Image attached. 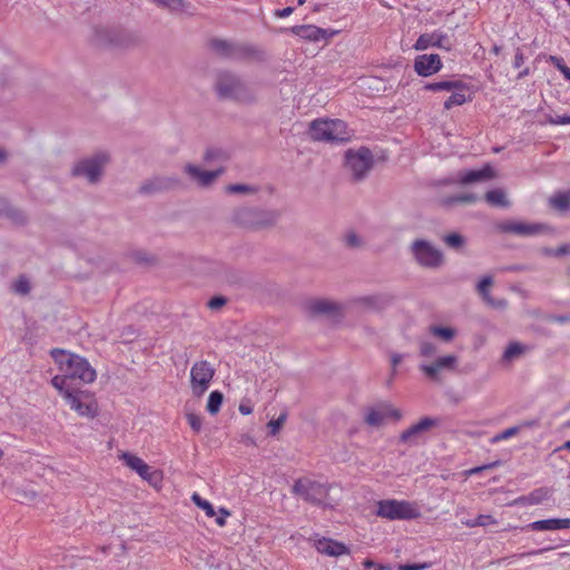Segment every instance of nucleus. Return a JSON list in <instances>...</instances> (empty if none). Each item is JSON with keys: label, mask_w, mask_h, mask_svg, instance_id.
<instances>
[{"label": "nucleus", "mask_w": 570, "mask_h": 570, "mask_svg": "<svg viewBox=\"0 0 570 570\" xmlns=\"http://www.w3.org/2000/svg\"><path fill=\"white\" fill-rule=\"evenodd\" d=\"M51 384L77 415L87 419H95L98 415L99 404L94 392L73 387L68 384L66 376H53Z\"/></svg>", "instance_id": "f257e3e1"}, {"label": "nucleus", "mask_w": 570, "mask_h": 570, "mask_svg": "<svg viewBox=\"0 0 570 570\" xmlns=\"http://www.w3.org/2000/svg\"><path fill=\"white\" fill-rule=\"evenodd\" d=\"M50 354L62 372L58 376H66L68 384L75 379L85 384L96 381L97 372L85 357L60 348H53Z\"/></svg>", "instance_id": "f03ea898"}, {"label": "nucleus", "mask_w": 570, "mask_h": 570, "mask_svg": "<svg viewBox=\"0 0 570 570\" xmlns=\"http://www.w3.org/2000/svg\"><path fill=\"white\" fill-rule=\"evenodd\" d=\"M375 514L390 521L421 518V508L415 501L385 499L376 502Z\"/></svg>", "instance_id": "7ed1b4c3"}, {"label": "nucleus", "mask_w": 570, "mask_h": 570, "mask_svg": "<svg viewBox=\"0 0 570 570\" xmlns=\"http://www.w3.org/2000/svg\"><path fill=\"white\" fill-rule=\"evenodd\" d=\"M309 136L316 141L342 142L351 138L347 125L341 119H315L309 125Z\"/></svg>", "instance_id": "20e7f679"}, {"label": "nucleus", "mask_w": 570, "mask_h": 570, "mask_svg": "<svg viewBox=\"0 0 570 570\" xmlns=\"http://www.w3.org/2000/svg\"><path fill=\"white\" fill-rule=\"evenodd\" d=\"M330 485L308 478H301L295 481L292 492L303 500L313 504H325L328 497Z\"/></svg>", "instance_id": "39448f33"}, {"label": "nucleus", "mask_w": 570, "mask_h": 570, "mask_svg": "<svg viewBox=\"0 0 570 570\" xmlns=\"http://www.w3.org/2000/svg\"><path fill=\"white\" fill-rule=\"evenodd\" d=\"M214 366L205 360L197 361L190 368V389L191 393L200 397L209 389L215 375Z\"/></svg>", "instance_id": "423d86ee"}, {"label": "nucleus", "mask_w": 570, "mask_h": 570, "mask_svg": "<svg viewBox=\"0 0 570 570\" xmlns=\"http://www.w3.org/2000/svg\"><path fill=\"white\" fill-rule=\"evenodd\" d=\"M119 459L127 468L135 471L150 485L158 487L163 481V473L158 470H153L141 458L129 452H122L119 455Z\"/></svg>", "instance_id": "0eeeda50"}, {"label": "nucleus", "mask_w": 570, "mask_h": 570, "mask_svg": "<svg viewBox=\"0 0 570 570\" xmlns=\"http://www.w3.org/2000/svg\"><path fill=\"white\" fill-rule=\"evenodd\" d=\"M402 412L390 402H381L366 409L364 422L368 426H382L387 420L400 421Z\"/></svg>", "instance_id": "6e6552de"}, {"label": "nucleus", "mask_w": 570, "mask_h": 570, "mask_svg": "<svg viewBox=\"0 0 570 570\" xmlns=\"http://www.w3.org/2000/svg\"><path fill=\"white\" fill-rule=\"evenodd\" d=\"M373 157L367 148H361L357 151L347 150L345 155V165L353 173L355 178H362L372 167Z\"/></svg>", "instance_id": "1a4fd4ad"}, {"label": "nucleus", "mask_w": 570, "mask_h": 570, "mask_svg": "<svg viewBox=\"0 0 570 570\" xmlns=\"http://www.w3.org/2000/svg\"><path fill=\"white\" fill-rule=\"evenodd\" d=\"M108 163L105 154H98L94 158L79 161L72 169L75 176H85L90 183L99 179L104 166Z\"/></svg>", "instance_id": "9d476101"}, {"label": "nucleus", "mask_w": 570, "mask_h": 570, "mask_svg": "<svg viewBox=\"0 0 570 570\" xmlns=\"http://www.w3.org/2000/svg\"><path fill=\"white\" fill-rule=\"evenodd\" d=\"M309 542H312L318 553L324 556L341 557L350 554V549L345 543L331 538L315 534L309 538Z\"/></svg>", "instance_id": "9b49d317"}, {"label": "nucleus", "mask_w": 570, "mask_h": 570, "mask_svg": "<svg viewBox=\"0 0 570 570\" xmlns=\"http://www.w3.org/2000/svg\"><path fill=\"white\" fill-rule=\"evenodd\" d=\"M413 254L421 265L436 267L442 263V253L424 240L413 244Z\"/></svg>", "instance_id": "f8f14e48"}, {"label": "nucleus", "mask_w": 570, "mask_h": 570, "mask_svg": "<svg viewBox=\"0 0 570 570\" xmlns=\"http://www.w3.org/2000/svg\"><path fill=\"white\" fill-rule=\"evenodd\" d=\"M413 68L420 77H431L443 68V62L436 53H424L414 59Z\"/></svg>", "instance_id": "ddd939ff"}, {"label": "nucleus", "mask_w": 570, "mask_h": 570, "mask_svg": "<svg viewBox=\"0 0 570 570\" xmlns=\"http://www.w3.org/2000/svg\"><path fill=\"white\" fill-rule=\"evenodd\" d=\"M431 47L449 51L452 48V43L450 42V39L446 33L440 30H435L430 33L421 35L413 46V48L417 51H423Z\"/></svg>", "instance_id": "4468645a"}, {"label": "nucleus", "mask_w": 570, "mask_h": 570, "mask_svg": "<svg viewBox=\"0 0 570 570\" xmlns=\"http://www.w3.org/2000/svg\"><path fill=\"white\" fill-rule=\"evenodd\" d=\"M217 91L220 97L242 99L244 87L243 83L232 75H220L217 81Z\"/></svg>", "instance_id": "2eb2a0df"}, {"label": "nucleus", "mask_w": 570, "mask_h": 570, "mask_svg": "<svg viewBox=\"0 0 570 570\" xmlns=\"http://www.w3.org/2000/svg\"><path fill=\"white\" fill-rule=\"evenodd\" d=\"M291 30L294 35L301 37L302 39L314 42L320 41L321 39L332 38L340 32L338 30H327L312 24L295 26Z\"/></svg>", "instance_id": "dca6fc26"}, {"label": "nucleus", "mask_w": 570, "mask_h": 570, "mask_svg": "<svg viewBox=\"0 0 570 570\" xmlns=\"http://www.w3.org/2000/svg\"><path fill=\"white\" fill-rule=\"evenodd\" d=\"M438 424L439 421L436 419L422 417L417 423L404 430L400 435V440L403 443H412Z\"/></svg>", "instance_id": "f3484780"}, {"label": "nucleus", "mask_w": 570, "mask_h": 570, "mask_svg": "<svg viewBox=\"0 0 570 570\" xmlns=\"http://www.w3.org/2000/svg\"><path fill=\"white\" fill-rule=\"evenodd\" d=\"M210 48L218 56L226 58H243L249 53L248 48L245 46L233 45L220 39L212 40Z\"/></svg>", "instance_id": "a211bd4d"}, {"label": "nucleus", "mask_w": 570, "mask_h": 570, "mask_svg": "<svg viewBox=\"0 0 570 570\" xmlns=\"http://www.w3.org/2000/svg\"><path fill=\"white\" fill-rule=\"evenodd\" d=\"M456 364V357L454 355H445L441 356L435 362L429 365H421V371L430 379L436 380L439 376V373L442 370H452L454 368Z\"/></svg>", "instance_id": "6ab92c4d"}, {"label": "nucleus", "mask_w": 570, "mask_h": 570, "mask_svg": "<svg viewBox=\"0 0 570 570\" xmlns=\"http://www.w3.org/2000/svg\"><path fill=\"white\" fill-rule=\"evenodd\" d=\"M495 177V171L490 165H485L479 170H466L458 174L456 183L468 185L475 181L489 180Z\"/></svg>", "instance_id": "aec40b11"}, {"label": "nucleus", "mask_w": 570, "mask_h": 570, "mask_svg": "<svg viewBox=\"0 0 570 570\" xmlns=\"http://www.w3.org/2000/svg\"><path fill=\"white\" fill-rule=\"evenodd\" d=\"M525 529L531 531H556L570 529V518L538 520L529 523Z\"/></svg>", "instance_id": "412c9836"}, {"label": "nucleus", "mask_w": 570, "mask_h": 570, "mask_svg": "<svg viewBox=\"0 0 570 570\" xmlns=\"http://www.w3.org/2000/svg\"><path fill=\"white\" fill-rule=\"evenodd\" d=\"M499 228L504 233L517 235H533L542 230V225L525 224L520 222H505L499 225Z\"/></svg>", "instance_id": "4be33fe9"}, {"label": "nucleus", "mask_w": 570, "mask_h": 570, "mask_svg": "<svg viewBox=\"0 0 570 570\" xmlns=\"http://www.w3.org/2000/svg\"><path fill=\"white\" fill-rule=\"evenodd\" d=\"M308 313L312 315H340V306L327 299H314L307 304Z\"/></svg>", "instance_id": "5701e85b"}, {"label": "nucleus", "mask_w": 570, "mask_h": 570, "mask_svg": "<svg viewBox=\"0 0 570 570\" xmlns=\"http://www.w3.org/2000/svg\"><path fill=\"white\" fill-rule=\"evenodd\" d=\"M472 100V92L470 86L462 81V87L454 88L451 96L444 101V109L450 110L453 107L462 106Z\"/></svg>", "instance_id": "b1692460"}, {"label": "nucleus", "mask_w": 570, "mask_h": 570, "mask_svg": "<svg viewBox=\"0 0 570 570\" xmlns=\"http://www.w3.org/2000/svg\"><path fill=\"white\" fill-rule=\"evenodd\" d=\"M222 169L214 171L200 170L198 167L193 165L186 166V173L195 179L200 186H208L212 184L219 174H222Z\"/></svg>", "instance_id": "393cba45"}, {"label": "nucleus", "mask_w": 570, "mask_h": 570, "mask_svg": "<svg viewBox=\"0 0 570 570\" xmlns=\"http://www.w3.org/2000/svg\"><path fill=\"white\" fill-rule=\"evenodd\" d=\"M485 200L491 206H498V207H508L509 202L507 199L505 193L502 189H493L489 190L485 194Z\"/></svg>", "instance_id": "a878e982"}, {"label": "nucleus", "mask_w": 570, "mask_h": 570, "mask_svg": "<svg viewBox=\"0 0 570 570\" xmlns=\"http://www.w3.org/2000/svg\"><path fill=\"white\" fill-rule=\"evenodd\" d=\"M492 285V278L487 276L483 277L478 284V291L482 298L491 306L501 307L504 304L502 302L495 303L489 295V287Z\"/></svg>", "instance_id": "bb28decb"}, {"label": "nucleus", "mask_w": 570, "mask_h": 570, "mask_svg": "<svg viewBox=\"0 0 570 570\" xmlns=\"http://www.w3.org/2000/svg\"><path fill=\"white\" fill-rule=\"evenodd\" d=\"M549 204L558 210H567L570 207V190L556 194L549 199Z\"/></svg>", "instance_id": "cd10ccee"}, {"label": "nucleus", "mask_w": 570, "mask_h": 570, "mask_svg": "<svg viewBox=\"0 0 570 570\" xmlns=\"http://www.w3.org/2000/svg\"><path fill=\"white\" fill-rule=\"evenodd\" d=\"M552 491L549 488H538L531 491L529 495V505L541 504L551 497Z\"/></svg>", "instance_id": "c85d7f7f"}, {"label": "nucleus", "mask_w": 570, "mask_h": 570, "mask_svg": "<svg viewBox=\"0 0 570 570\" xmlns=\"http://www.w3.org/2000/svg\"><path fill=\"white\" fill-rule=\"evenodd\" d=\"M468 528L489 527L498 524V520L490 514H479L475 519L462 522Z\"/></svg>", "instance_id": "c756f323"}, {"label": "nucleus", "mask_w": 570, "mask_h": 570, "mask_svg": "<svg viewBox=\"0 0 570 570\" xmlns=\"http://www.w3.org/2000/svg\"><path fill=\"white\" fill-rule=\"evenodd\" d=\"M224 401L223 393L219 391H213L207 401L206 409L209 414L215 415L220 411Z\"/></svg>", "instance_id": "7c9ffc66"}, {"label": "nucleus", "mask_w": 570, "mask_h": 570, "mask_svg": "<svg viewBox=\"0 0 570 570\" xmlns=\"http://www.w3.org/2000/svg\"><path fill=\"white\" fill-rule=\"evenodd\" d=\"M191 501L197 505L199 509H202L205 514L209 518H213L215 515V509L213 504L203 499L197 492L191 494Z\"/></svg>", "instance_id": "2f4dec72"}, {"label": "nucleus", "mask_w": 570, "mask_h": 570, "mask_svg": "<svg viewBox=\"0 0 570 570\" xmlns=\"http://www.w3.org/2000/svg\"><path fill=\"white\" fill-rule=\"evenodd\" d=\"M549 62H551L562 75L563 77L570 81V69L564 63V60L557 56H549L547 59Z\"/></svg>", "instance_id": "473e14b6"}, {"label": "nucleus", "mask_w": 570, "mask_h": 570, "mask_svg": "<svg viewBox=\"0 0 570 570\" xmlns=\"http://www.w3.org/2000/svg\"><path fill=\"white\" fill-rule=\"evenodd\" d=\"M524 346L519 344V343H511L509 344V346L505 348L504 351V354H503V358L505 361H511L513 360L514 357L521 355L523 352H524Z\"/></svg>", "instance_id": "72a5a7b5"}, {"label": "nucleus", "mask_w": 570, "mask_h": 570, "mask_svg": "<svg viewBox=\"0 0 570 570\" xmlns=\"http://www.w3.org/2000/svg\"><path fill=\"white\" fill-rule=\"evenodd\" d=\"M430 331L434 336H438L443 341H451L454 336V331L450 327L432 326Z\"/></svg>", "instance_id": "f704fd0d"}, {"label": "nucleus", "mask_w": 570, "mask_h": 570, "mask_svg": "<svg viewBox=\"0 0 570 570\" xmlns=\"http://www.w3.org/2000/svg\"><path fill=\"white\" fill-rule=\"evenodd\" d=\"M519 430L520 429L518 426L509 428V429L502 431L501 433L495 434L491 439V443H498V442H501L504 440H509V439L513 438L514 435H517L519 433Z\"/></svg>", "instance_id": "c9c22d12"}, {"label": "nucleus", "mask_w": 570, "mask_h": 570, "mask_svg": "<svg viewBox=\"0 0 570 570\" xmlns=\"http://www.w3.org/2000/svg\"><path fill=\"white\" fill-rule=\"evenodd\" d=\"M444 243L452 248H459L463 245L464 239L460 234L452 233L443 237Z\"/></svg>", "instance_id": "e433bc0d"}, {"label": "nucleus", "mask_w": 570, "mask_h": 570, "mask_svg": "<svg viewBox=\"0 0 570 570\" xmlns=\"http://www.w3.org/2000/svg\"><path fill=\"white\" fill-rule=\"evenodd\" d=\"M186 419L194 432L198 433L202 430L203 420L199 415L195 413H187Z\"/></svg>", "instance_id": "4c0bfd02"}, {"label": "nucleus", "mask_w": 570, "mask_h": 570, "mask_svg": "<svg viewBox=\"0 0 570 570\" xmlns=\"http://www.w3.org/2000/svg\"><path fill=\"white\" fill-rule=\"evenodd\" d=\"M285 420H286V415L285 414H281L276 420L269 421L268 424H267V426L269 429V433L272 435H275L282 429V426L284 425Z\"/></svg>", "instance_id": "58836bf2"}, {"label": "nucleus", "mask_w": 570, "mask_h": 570, "mask_svg": "<svg viewBox=\"0 0 570 570\" xmlns=\"http://www.w3.org/2000/svg\"><path fill=\"white\" fill-rule=\"evenodd\" d=\"M13 289L19 294H28L30 292V285L26 277H20L13 284Z\"/></svg>", "instance_id": "ea45409f"}, {"label": "nucleus", "mask_w": 570, "mask_h": 570, "mask_svg": "<svg viewBox=\"0 0 570 570\" xmlns=\"http://www.w3.org/2000/svg\"><path fill=\"white\" fill-rule=\"evenodd\" d=\"M436 353V346L430 342H423L421 344V354L425 357H431Z\"/></svg>", "instance_id": "a19ab883"}, {"label": "nucleus", "mask_w": 570, "mask_h": 570, "mask_svg": "<svg viewBox=\"0 0 570 570\" xmlns=\"http://www.w3.org/2000/svg\"><path fill=\"white\" fill-rule=\"evenodd\" d=\"M462 87L461 80H442L441 81V91H452L454 88Z\"/></svg>", "instance_id": "79ce46f5"}, {"label": "nucleus", "mask_w": 570, "mask_h": 570, "mask_svg": "<svg viewBox=\"0 0 570 570\" xmlns=\"http://www.w3.org/2000/svg\"><path fill=\"white\" fill-rule=\"evenodd\" d=\"M476 200V196L473 194H463L458 197L449 199L446 203H474Z\"/></svg>", "instance_id": "37998d69"}, {"label": "nucleus", "mask_w": 570, "mask_h": 570, "mask_svg": "<svg viewBox=\"0 0 570 570\" xmlns=\"http://www.w3.org/2000/svg\"><path fill=\"white\" fill-rule=\"evenodd\" d=\"M156 3L170 10H178L181 7V0H154Z\"/></svg>", "instance_id": "c03bdc74"}, {"label": "nucleus", "mask_w": 570, "mask_h": 570, "mask_svg": "<svg viewBox=\"0 0 570 570\" xmlns=\"http://www.w3.org/2000/svg\"><path fill=\"white\" fill-rule=\"evenodd\" d=\"M156 3L170 10H178L181 7V0H154Z\"/></svg>", "instance_id": "a18cd8bd"}, {"label": "nucleus", "mask_w": 570, "mask_h": 570, "mask_svg": "<svg viewBox=\"0 0 570 570\" xmlns=\"http://www.w3.org/2000/svg\"><path fill=\"white\" fill-rule=\"evenodd\" d=\"M431 567L429 562L413 563V564H401L399 570H426Z\"/></svg>", "instance_id": "49530a36"}, {"label": "nucleus", "mask_w": 570, "mask_h": 570, "mask_svg": "<svg viewBox=\"0 0 570 570\" xmlns=\"http://www.w3.org/2000/svg\"><path fill=\"white\" fill-rule=\"evenodd\" d=\"M551 125H570V115H557L549 118Z\"/></svg>", "instance_id": "de8ad7c7"}, {"label": "nucleus", "mask_w": 570, "mask_h": 570, "mask_svg": "<svg viewBox=\"0 0 570 570\" xmlns=\"http://www.w3.org/2000/svg\"><path fill=\"white\" fill-rule=\"evenodd\" d=\"M226 303V299L222 296H216V297H213L208 301L207 305L210 309H217L219 307H222L223 305H225Z\"/></svg>", "instance_id": "09e8293b"}, {"label": "nucleus", "mask_w": 570, "mask_h": 570, "mask_svg": "<svg viewBox=\"0 0 570 570\" xmlns=\"http://www.w3.org/2000/svg\"><path fill=\"white\" fill-rule=\"evenodd\" d=\"M363 566L366 569H374V570H390V567L383 566L380 563L374 562L373 560L366 559L363 561Z\"/></svg>", "instance_id": "8fccbe9b"}, {"label": "nucleus", "mask_w": 570, "mask_h": 570, "mask_svg": "<svg viewBox=\"0 0 570 570\" xmlns=\"http://www.w3.org/2000/svg\"><path fill=\"white\" fill-rule=\"evenodd\" d=\"M214 158L226 159L227 156L225 155V153H223L219 149H209V150H207L206 159L210 160V159H214Z\"/></svg>", "instance_id": "3c124183"}, {"label": "nucleus", "mask_w": 570, "mask_h": 570, "mask_svg": "<svg viewBox=\"0 0 570 570\" xmlns=\"http://www.w3.org/2000/svg\"><path fill=\"white\" fill-rule=\"evenodd\" d=\"M230 515V512L226 510L225 508L219 509V515L216 518V523L219 527L226 525V518Z\"/></svg>", "instance_id": "603ef678"}, {"label": "nucleus", "mask_w": 570, "mask_h": 570, "mask_svg": "<svg viewBox=\"0 0 570 570\" xmlns=\"http://www.w3.org/2000/svg\"><path fill=\"white\" fill-rule=\"evenodd\" d=\"M228 193H245L249 190V187L242 184L229 185L226 187Z\"/></svg>", "instance_id": "864d4df0"}, {"label": "nucleus", "mask_w": 570, "mask_h": 570, "mask_svg": "<svg viewBox=\"0 0 570 570\" xmlns=\"http://www.w3.org/2000/svg\"><path fill=\"white\" fill-rule=\"evenodd\" d=\"M345 240L350 247H356L361 244V242L358 240L357 236L354 233H348L345 237Z\"/></svg>", "instance_id": "5fc2aeb1"}, {"label": "nucleus", "mask_w": 570, "mask_h": 570, "mask_svg": "<svg viewBox=\"0 0 570 570\" xmlns=\"http://www.w3.org/2000/svg\"><path fill=\"white\" fill-rule=\"evenodd\" d=\"M495 464L497 463L489 464V465H483V466L472 468V469L465 471V475L470 476V475L478 474V473H480L481 471H483V470H485L488 468L494 466Z\"/></svg>", "instance_id": "6e6d98bb"}, {"label": "nucleus", "mask_w": 570, "mask_h": 570, "mask_svg": "<svg viewBox=\"0 0 570 570\" xmlns=\"http://www.w3.org/2000/svg\"><path fill=\"white\" fill-rule=\"evenodd\" d=\"M238 411L243 415H249L253 413V406L249 403H240L238 406Z\"/></svg>", "instance_id": "4d7b16f0"}, {"label": "nucleus", "mask_w": 570, "mask_h": 570, "mask_svg": "<svg viewBox=\"0 0 570 570\" xmlns=\"http://www.w3.org/2000/svg\"><path fill=\"white\" fill-rule=\"evenodd\" d=\"M293 11H294V8L286 7L284 9L277 10L275 12V16L278 18H286V17H289L293 13Z\"/></svg>", "instance_id": "13d9d810"}, {"label": "nucleus", "mask_w": 570, "mask_h": 570, "mask_svg": "<svg viewBox=\"0 0 570 570\" xmlns=\"http://www.w3.org/2000/svg\"><path fill=\"white\" fill-rule=\"evenodd\" d=\"M441 81H436V82H429L426 85H424L423 89L425 91H441Z\"/></svg>", "instance_id": "bf43d9fd"}, {"label": "nucleus", "mask_w": 570, "mask_h": 570, "mask_svg": "<svg viewBox=\"0 0 570 570\" xmlns=\"http://www.w3.org/2000/svg\"><path fill=\"white\" fill-rule=\"evenodd\" d=\"M529 495H522V497H519L517 498L514 501H513V504L515 505H529Z\"/></svg>", "instance_id": "052dcab7"}, {"label": "nucleus", "mask_w": 570, "mask_h": 570, "mask_svg": "<svg viewBox=\"0 0 570 570\" xmlns=\"http://www.w3.org/2000/svg\"><path fill=\"white\" fill-rule=\"evenodd\" d=\"M402 361V355L401 354H393L391 356V362H392V366L393 368H395Z\"/></svg>", "instance_id": "680f3d73"}, {"label": "nucleus", "mask_w": 570, "mask_h": 570, "mask_svg": "<svg viewBox=\"0 0 570 570\" xmlns=\"http://www.w3.org/2000/svg\"><path fill=\"white\" fill-rule=\"evenodd\" d=\"M551 548H546V549H539V550H533V551H530V552H525V553H521L520 557H525V556H537V554H540L544 551H548L550 550Z\"/></svg>", "instance_id": "e2e57ef3"}, {"label": "nucleus", "mask_w": 570, "mask_h": 570, "mask_svg": "<svg viewBox=\"0 0 570 570\" xmlns=\"http://www.w3.org/2000/svg\"><path fill=\"white\" fill-rule=\"evenodd\" d=\"M0 214H8V204L4 198H0Z\"/></svg>", "instance_id": "0e129e2a"}, {"label": "nucleus", "mask_w": 570, "mask_h": 570, "mask_svg": "<svg viewBox=\"0 0 570 570\" xmlns=\"http://www.w3.org/2000/svg\"><path fill=\"white\" fill-rule=\"evenodd\" d=\"M159 188H160L159 186L154 187L153 185H144V186L141 187V191H144V193H150V191L156 190V189H159Z\"/></svg>", "instance_id": "69168bd1"}, {"label": "nucleus", "mask_w": 570, "mask_h": 570, "mask_svg": "<svg viewBox=\"0 0 570 570\" xmlns=\"http://www.w3.org/2000/svg\"><path fill=\"white\" fill-rule=\"evenodd\" d=\"M522 60H523L522 55H517L515 56V67H519L521 65Z\"/></svg>", "instance_id": "338daca9"}, {"label": "nucleus", "mask_w": 570, "mask_h": 570, "mask_svg": "<svg viewBox=\"0 0 570 570\" xmlns=\"http://www.w3.org/2000/svg\"><path fill=\"white\" fill-rule=\"evenodd\" d=\"M560 449H561V450L570 451V440H569V441H566V442L561 445V448H560Z\"/></svg>", "instance_id": "774afa93"}]
</instances>
